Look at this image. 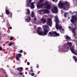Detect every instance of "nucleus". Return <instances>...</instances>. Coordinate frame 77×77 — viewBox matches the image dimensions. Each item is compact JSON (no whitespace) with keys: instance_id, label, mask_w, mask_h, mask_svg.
Masks as SVG:
<instances>
[{"instance_id":"nucleus-1","label":"nucleus","mask_w":77,"mask_h":77,"mask_svg":"<svg viewBox=\"0 0 77 77\" xmlns=\"http://www.w3.org/2000/svg\"><path fill=\"white\" fill-rule=\"evenodd\" d=\"M77 16L74 15L73 16H72V17L70 20V21L71 23L72 24H73L75 26V28L73 27H72V31L73 32V33H74V34H75V29H77V28L76 27V26L75 24H74V23H76V21H77Z\"/></svg>"},{"instance_id":"nucleus-2","label":"nucleus","mask_w":77,"mask_h":77,"mask_svg":"<svg viewBox=\"0 0 77 77\" xmlns=\"http://www.w3.org/2000/svg\"><path fill=\"white\" fill-rule=\"evenodd\" d=\"M48 27V26L47 25H45L44 26V28L43 29V30L44 32L42 31L39 30H37V33L39 35H40L42 36H45L47 35L48 32V29H47V28Z\"/></svg>"},{"instance_id":"nucleus-3","label":"nucleus","mask_w":77,"mask_h":77,"mask_svg":"<svg viewBox=\"0 0 77 77\" xmlns=\"http://www.w3.org/2000/svg\"><path fill=\"white\" fill-rule=\"evenodd\" d=\"M55 19L56 22L55 25L56 29H59V24L57 23H59L60 21H59V18L57 17V16H55Z\"/></svg>"},{"instance_id":"nucleus-4","label":"nucleus","mask_w":77,"mask_h":77,"mask_svg":"<svg viewBox=\"0 0 77 77\" xmlns=\"http://www.w3.org/2000/svg\"><path fill=\"white\" fill-rule=\"evenodd\" d=\"M59 6V7L60 8H63V9L65 11L66 9L67 8L66 6H63V3L61 2H59V4H58Z\"/></svg>"},{"instance_id":"nucleus-5","label":"nucleus","mask_w":77,"mask_h":77,"mask_svg":"<svg viewBox=\"0 0 77 77\" xmlns=\"http://www.w3.org/2000/svg\"><path fill=\"white\" fill-rule=\"evenodd\" d=\"M44 5L45 6V9H48L49 10H50V9H51V5L48 4V2H46V3H45L44 4Z\"/></svg>"},{"instance_id":"nucleus-6","label":"nucleus","mask_w":77,"mask_h":77,"mask_svg":"<svg viewBox=\"0 0 77 77\" xmlns=\"http://www.w3.org/2000/svg\"><path fill=\"white\" fill-rule=\"evenodd\" d=\"M48 34V35H53L54 34V35H55L56 36H60L59 34L57 33L56 31H52L51 32H49Z\"/></svg>"},{"instance_id":"nucleus-7","label":"nucleus","mask_w":77,"mask_h":77,"mask_svg":"<svg viewBox=\"0 0 77 77\" xmlns=\"http://www.w3.org/2000/svg\"><path fill=\"white\" fill-rule=\"evenodd\" d=\"M41 3V4H40ZM44 6V4L40 2H37V7L38 9H39L40 8H41L43 7Z\"/></svg>"},{"instance_id":"nucleus-8","label":"nucleus","mask_w":77,"mask_h":77,"mask_svg":"<svg viewBox=\"0 0 77 77\" xmlns=\"http://www.w3.org/2000/svg\"><path fill=\"white\" fill-rule=\"evenodd\" d=\"M47 25L50 26V27H51V25H52V20L50 18H48L47 21Z\"/></svg>"},{"instance_id":"nucleus-9","label":"nucleus","mask_w":77,"mask_h":77,"mask_svg":"<svg viewBox=\"0 0 77 77\" xmlns=\"http://www.w3.org/2000/svg\"><path fill=\"white\" fill-rule=\"evenodd\" d=\"M52 12L55 13H57L58 12V9L56 6H55L54 7V9L52 10Z\"/></svg>"},{"instance_id":"nucleus-10","label":"nucleus","mask_w":77,"mask_h":77,"mask_svg":"<svg viewBox=\"0 0 77 77\" xmlns=\"http://www.w3.org/2000/svg\"><path fill=\"white\" fill-rule=\"evenodd\" d=\"M42 12H43L44 14H47L50 13V11L46 9H43L41 10Z\"/></svg>"},{"instance_id":"nucleus-11","label":"nucleus","mask_w":77,"mask_h":77,"mask_svg":"<svg viewBox=\"0 0 77 77\" xmlns=\"http://www.w3.org/2000/svg\"><path fill=\"white\" fill-rule=\"evenodd\" d=\"M25 21L27 23H29L31 21V17L30 16H27L26 19L25 20Z\"/></svg>"},{"instance_id":"nucleus-12","label":"nucleus","mask_w":77,"mask_h":77,"mask_svg":"<svg viewBox=\"0 0 77 77\" xmlns=\"http://www.w3.org/2000/svg\"><path fill=\"white\" fill-rule=\"evenodd\" d=\"M18 56L19 57H21V56H22L21 54H18V55H17L16 56V59L17 60H18L20 59V58H18Z\"/></svg>"},{"instance_id":"nucleus-13","label":"nucleus","mask_w":77,"mask_h":77,"mask_svg":"<svg viewBox=\"0 0 77 77\" xmlns=\"http://www.w3.org/2000/svg\"><path fill=\"white\" fill-rule=\"evenodd\" d=\"M17 69L20 72H22L23 71V68L22 67H18L17 68Z\"/></svg>"},{"instance_id":"nucleus-14","label":"nucleus","mask_w":77,"mask_h":77,"mask_svg":"<svg viewBox=\"0 0 77 77\" xmlns=\"http://www.w3.org/2000/svg\"><path fill=\"white\" fill-rule=\"evenodd\" d=\"M41 21H42V23H43V24H44L45 23L47 22V21H46V19H44L42 17L41 20Z\"/></svg>"},{"instance_id":"nucleus-15","label":"nucleus","mask_w":77,"mask_h":77,"mask_svg":"<svg viewBox=\"0 0 77 77\" xmlns=\"http://www.w3.org/2000/svg\"><path fill=\"white\" fill-rule=\"evenodd\" d=\"M73 60H75V63H77V58L76 56H74L72 57Z\"/></svg>"},{"instance_id":"nucleus-16","label":"nucleus","mask_w":77,"mask_h":77,"mask_svg":"<svg viewBox=\"0 0 77 77\" xmlns=\"http://www.w3.org/2000/svg\"><path fill=\"white\" fill-rule=\"evenodd\" d=\"M70 49L72 53H74L75 52V51H74V48H70Z\"/></svg>"},{"instance_id":"nucleus-17","label":"nucleus","mask_w":77,"mask_h":77,"mask_svg":"<svg viewBox=\"0 0 77 77\" xmlns=\"http://www.w3.org/2000/svg\"><path fill=\"white\" fill-rule=\"evenodd\" d=\"M5 13L7 14V15H9L10 12H9V10L6 9L5 10Z\"/></svg>"},{"instance_id":"nucleus-18","label":"nucleus","mask_w":77,"mask_h":77,"mask_svg":"<svg viewBox=\"0 0 77 77\" xmlns=\"http://www.w3.org/2000/svg\"><path fill=\"white\" fill-rule=\"evenodd\" d=\"M13 44H14V42H11L9 43L8 45L9 46H12V45H13Z\"/></svg>"},{"instance_id":"nucleus-19","label":"nucleus","mask_w":77,"mask_h":77,"mask_svg":"<svg viewBox=\"0 0 77 77\" xmlns=\"http://www.w3.org/2000/svg\"><path fill=\"white\" fill-rule=\"evenodd\" d=\"M65 36L66 37H65V38L66 39H69V40L71 38L69 37V36L68 35H66Z\"/></svg>"},{"instance_id":"nucleus-20","label":"nucleus","mask_w":77,"mask_h":77,"mask_svg":"<svg viewBox=\"0 0 77 77\" xmlns=\"http://www.w3.org/2000/svg\"><path fill=\"white\" fill-rule=\"evenodd\" d=\"M67 45H69V47H71V46L72 45V43H71V42H67Z\"/></svg>"},{"instance_id":"nucleus-21","label":"nucleus","mask_w":77,"mask_h":77,"mask_svg":"<svg viewBox=\"0 0 77 77\" xmlns=\"http://www.w3.org/2000/svg\"><path fill=\"white\" fill-rule=\"evenodd\" d=\"M63 3V5H68V2L67 1H65V2Z\"/></svg>"},{"instance_id":"nucleus-22","label":"nucleus","mask_w":77,"mask_h":77,"mask_svg":"<svg viewBox=\"0 0 77 77\" xmlns=\"http://www.w3.org/2000/svg\"><path fill=\"white\" fill-rule=\"evenodd\" d=\"M34 13V12L33 11H32L31 12V16L32 18H33V14Z\"/></svg>"},{"instance_id":"nucleus-23","label":"nucleus","mask_w":77,"mask_h":77,"mask_svg":"<svg viewBox=\"0 0 77 77\" xmlns=\"http://www.w3.org/2000/svg\"><path fill=\"white\" fill-rule=\"evenodd\" d=\"M29 2H27L26 4V5H27V7H30V3H29Z\"/></svg>"},{"instance_id":"nucleus-24","label":"nucleus","mask_w":77,"mask_h":77,"mask_svg":"<svg viewBox=\"0 0 77 77\" xmlns=\"http://www.w3.org/2000/svg\"><path fill=\"white\" fill-rule=\"evenodd\" d=\"M27 11H28V12H26V15H27V14H29V13H30V11H29V9L27 10Z\"/></svg>"},{"instance_id":"nucleus-25","label":"nucleus","mask_w":77,"mask_h":77,"mask_svg":"<svg viewBox=\"0 0 77 77\" xmlns=\"http://www.w3.org/2000/svg\"><path fill=\"white\" fill-rule=\"evenodd\" d=\"M8 15L9 16L11 17H12V13H9Z\"/></svg>"},{"instance_id":"nucleus-26","label":"nucleus","mask_w":77,"mask_h":77,"mask_svg":"<svg viewBox=\"0 0 77 77\" xmlns=\"http://www.w3.org/2000/svg\"><path fill=\"white\" fill-rule=\"evenodd\" d=\"M64 16L65 18H66V17L67 16V13H65Z\"/></svg>"},{"instance_id":"nucleus-27","label":"nucleus","mask_w":77,"mask_h":77,"mask_svg":"<svg viewBox=\"0 0 77 77\" xmlns=\"http://www.w3.org/2000/svg\"><path fill=\"white\" fill-rule=\"evenodd\" d=\"M3 71L4 72V73L5 74V75H7V74H6V71L4 69L3 70Z\"/></svg>"},{"instance_id":"nucleus-28","label":"nucleus","mask_w":77,"mask_h":77,"mask_svg":"<svg viewBox=\"0 0 77 77\" xmlns=\"http://www.w3.org/2000/svg\"><path fill=\"white\" fill-rule=\"evenodd\" d=\"M39 2L40 3H43V2L44 1V0H39Z\"/></svg>"},{"instance_id":"nucleus-29","label":"nucleus","mask_w":77,"mask_h":77,"mask_svg":"<svg viewBox=\"0 0 77 77\" xmlns=\"http://www.w3.org/2000/svg\"><path fill=\"white\" fill-rule=\"evenodd\" d=\"M31 76H34V75H35V73L32 72L31 73Z\"/></svg>"},{"instance_id":"nucleus-30","label":"nucleus","mask_w":77,"mask_h":77,"mask_svg":"<svg viewBox=\"0 0 77 77\" xmlns=\"http://www.w3.org/2000/svg\"><path fill=\"white\" fill-rule=\"evenodd\" d=\"M19 53H22L23 52V50H20V51H19Z\"/></svg>"},{"instance_id":"nucleus-31","label":"nucleus","mask_w":77,"mask_h":77,"mask_svg":"<svg viewBox=\"0 0 77 77\" xmlns=\"http://www.w3.org/2000/svg\"><path fill=\"white\" fill-rule=\"evenodd\" d=\"M62 26H59V27H58V29L60 30V29H62Z\"/></svg>"},{"instance_id":"nucleus-32","label":"nucleus","mask_w":77,"mask_h":77,"mask_svg":"<svg viewBox=\"0 0 77 77\" xmlns=\"http://www.w3.org/2000/svg\"><path fill=\"white\" fill-rule=\"evenodd\" d=\"M35 6L34 5H31V9H34Z\"/></svg>"},{"instance_id":"nucleus-33","label":"nucleus","mask_w":77,"mask_h":77,"mask_svg":"<svg viewBox=\"0 0 77 77\" xmlns=\"http://www.w3.org/2000/svg\"><path fill=\"white\" fill-rule=\"evenodd\" d=\"M14 39V37H11L10 38V40L11 41H12V39Z\"/></svg>"},{"instance_id":"nucleus-34","label":"nucleus","mask_w":77,"mask_h":77,"mask_svg":"<svg viewBox=\"0 0 77 77\" xmlns=\"http://www.w3.org/2000/svg\"><path fill=\"white\" fill-rule=\"evenodd\" d=\"M34 21H36V20H37V19L36 18V17L35 16H34Z\"/></svg>"},{"instance_id":"nucleus-35","label":"nucleus","mask_w":77,"mask_h":77,"mask_svg":"<svg viewBox=\"0 0 77 77\" xmlns=\"http://www.w3.org/2000/svg\"><path fill=\"white\" fill-rule=\"evenodd\" d=\"M68 27H69V30H71V29H72V27H71L70 26H68Z\"/></svg>"},{"instance_id":"nucleus-36","label":"nucleus","mask_w":77,"mask_h":77,"mask_svg":"<svg viewBox=\"0 0 77 77\" xmlns=\"http://www.w3.org/2000/svg\"><path fill=\"white\" fill-rule=\"evenodd\" d=\"M29 71L31 72H33V70H32V69H31V70H29Z\"/></svg>"},{"instance_id":"nucleus-37","label":"nucleus","mask_w":77,"mask_h":77,"mask_svg":"<svg viewBox=\"0 0 77 77\" xmlns=\"http://www.w3.org/2000/svg\"><path fill=\"white\" fill-rule=\"evenodd\" d=\"M31 3V6H34V2H32Z\"/></svg>"},{"instance_id":"nucleus-38","label":"nucleus","mask_w":77,"mask_h":77,"mask_svg":"<svg viewBox=\"0 0 77 77\" xmlns=\"http://www.w3.org/2000/svg\"><path fill=\"white\" fill-rule=\"evenodd\" d=\"M32 0H29V3H31V2H32Z\"/></svg>"},{"instance_id":"nucleus-39","label":"nucleus","mask_w":77,"mask_h":77,"mask_svg":"<svg viewBox=\"0 0 77 77\" xmlns=\"http://www.w3.org/2000/svg\"><path fill=\"white\" fill-rule=\"evenodd\" d=\"M2 47L0 46V51H2Z\"/></svg>"},{"instance_id":"nucleus-40","label":"nucleus","mask_w":77,"mask_h":77,"mask_svg":"<svg viewBox=\"0 0 77 77\" xmlns=\"http://www.w3.org/2000/svg\"><path fill=\"white\" fill-rule=\"evenodd\" d=\"M73 54H75V55H76V56H77V53H75V52H74V53H73Z\"/></svg>"},{"instance_id":"nucleus-41","label":"nucleus","mask_w":77,"mask_h":77,"mask_svg":"<svg viewBox=\"0 0 77 77\" xmlns=\"http://www.w3.org/2000/svg\"><path fill=\"white\" fill-rule=\"evenodd\" d=\"M19 74L20 75H22L23 74V73H19Z\"/></svg>"},{"instance_id":"nucleus-42","label":"nucleus","mask_w":77,"mask_h":77,"mask_svg":"<svg viewBox=\"0 0 77 77\" xmlns=\"http://www.w3.org/2000/svg\"><path fill=\"white\" fill-rule=\"evenodd\" d=\"M27 65H30V63L29 62H27Z\"/></svg>"},{"instance_id":"nucleus-43","label":"nucleus","mask_w":77,"mask_h":77,"mask_svg":"<svg viewBox=\"0 0 77 77\" xmlns=\"http://www.w3.org/2000/svg\"><path fill=\"white\" fill-rule=\"evenodd\" d=\"M12 29V27H9L8 28V29Z\"/></svg>"},{"instance_id":"nucleus-44","label":"nucleus","mask_w":77,"mask_h":77,"mask_svg":"<svg viewBox=\"0 0 77 77\" xmlns=\"http://www.w3.org/2000/svg\"><path fill=\"white\" fill-rule=\"evenodd\" d=\"M28 74L29 75H31V72H29Z\"/></svg>"},{"instance_id":"nucleus-45","label":"nucleus","mask_w":77,"mask_h":77,"mask_svg":"<svg viewBox=\"0 0 77 77\" xmlns=\"http://www.w3.org/2000/svg\"><path fill=\"white\" fill-rule=\"evenodd\" d=\"M38 30H40V29H41V28H40V27H38Z\"/></svg>"},{"instance_id":"nucleus-46","label":"nucleus","mask_w":77,"mask_h":77,"mask_svg":"<svg viewBox=\"0 0 77 77\" xmlns=\"http://www.w3.org/2000/svg\"><path fill=\"white\" fill-rule=\"evenodd\" d=\"M10 59H11V60H12V57H10Z\"/></svg>"},{"instance_id":"nucleus-47","label":"nucleus","mask_w":77,"mask_h":77,"mask_svg":"<svg viewBox=\"0 0 77 77\" xmlns=\"http://www.w3.org/2000/svg\"><path fill=\"white\" fill-rule=\"evenodd\" d=\"M32 68H33V67H32V66L30 67V68H31V69H32Z\"/></svg>"},{"instance_id":"nucleus-48","label":"nucleus","mask_w":77,"mask_h":77,"mask_svg":"<svg viewBox=\"0 0 77 77\" xmlns=\"http://www.w3.org/2000/svg\"><path fill=\"white\" fill-rule=\"evenodd\" d=\"M27 74V72H25V74Z\"/></svg>"},{"instance_id":"nucleus-49","label":"nucleus","mask_w":77,"mask_h":77,"mask_svg":"<svg viewBox=\"0 0 77 77\" xmlns=\"http://www.w3.org/2000/svg\"><path fill=\"white\" fill-rule=\"evenodd\" d=\"M37 68H39V66L38 65H37Z\"/></svg>"},{"instance_id":"nucleus-50","label":"nucleus","mask_w":77,"mask_h":77,"mask_svg":"<svg viewBox=\"0 0 77 77\" xmlns=\"http://www.w3.org/2000/svg\"><path fill=\"white\" fill-rule=\"evenodd\" d=\"M19 74L18 73H17V75L16 74H15V75H18Z\"/></svg>"},{"instance_id":"nucleus-51","label":"nucleus","mask_w":77,"mask_h":77,"mask_svg":"<svg viewBox=\"0 0 77 77\" xmlns=\"http://www.w3.org/2000/svg\"><path fill=\"white\" fill-rule=\"evenodd\" d=\"M48 36H50V34H49L48 35H47Z\"/></svg>"},{"instance_id":"nucleus-52","label":"nucleus","mask_w":77,"mask_h":77,"mask_svg":"<svg viewBox=\"0 0 77 77\" xmlns=\"http://www.w3.org/2000/svg\"><path fill=\"white\" fill-rule=\"evenodd\" d=\"M73 36H74V37H75V34L73 35Z\"/></svg>"},{"instance_id":"nucleus-53","label":"nucleus","mask_w":77,"mask_h":77,"mask_svg":"<svg viewBox=\"0 0 77 77\" xmlns=\"http://www.w3.org/2000/svg\"><path fill=\"white\" fill-rule=\"evenodd\" d=\"M23 77H25V76H24V75H23Z\"/></svg>"},{"instance_id":"nucleus-54","label":"nucleus","mask_w":77,"mask_h":77,"mask_svg":"<svg viewBox=\"0 0 77 77\" xmlns=\"http://www.w3.org/2000/svg\"><path fill=\"white\" fill-rule=\"evenodd\" d=\"M3 17V16H0V17Z\"/></svg>"},{"instance_id":"nucleus-55","label":"nucleus","mask_w":77,"mask_h":77,"mask_svg":"<svg viewBox=\"0 0 77 77\" xmlns=\"http://www.w3.org/2000/svg\"><path fill=\"white\" fill-rule=\"evenodd\" d=\"M52 1H53V2H54V1H55V0H52Z\"/></svg>"},{"instance_id":"nucleus-56","label":"nucleus","mask_w":77,"mask_h":77,"mask_svg":"<svg viewBox=\"0 0 77 77\" xmlns=\"http://www.w3.org/2000/svg\"><path fill=\"white\" fill-rule=\"evenodd\" d=\"M50 36H51H51H53V35H52V36L51 35Z\"/></svg>"},{"instance_id":"nucleus-57","label":"nucleus","mask_w":77,"mask_h":77,"mask_svg":"<svg viewBox=\"0 0 77 77\" xmlns=\"http://www.w3.org/2000/svg\"><path fill=\"white\" fill-rule=\"evenodd\" d=\"M34 77H36V76L35 75V76H34Z\"/></svg>"},{"instance_id":"nucleus-58","label":"nucleus","mask_w":77,"mask_h":77,"mask_svg":"<svg viewBox=\"0 0 77 77\" xmlns=\"http://www.w3.org/2000/svg\"><path fill=\"white\" fill-rule=\"evenodd\" d=\"M70 17H68V19H70Z\"/></svg>"},{"instance_id":"nucleus-59","label":"nucleus","mask_w":77,"mask_h":77,"mask_svg":"<svg viewBox=\"0 0 77 77\" xmlns=\"http://www.w3.org/2000/svg\"><path fill=\"white\" fill-rule=\"evenodd\" d=\"M58 0H56V2H57V1H58Z\"/></svg>"},{"instance_id":"nucleus-60","label":"nucleus","mask_w":77,"mask_h":77,"mask_svg":"<svg viewBox=\"0 0 77 77\" xmlns=\"http://www.w3.org/2000/svg\"><path fill=\"white\" fill-rule=\"evenodd\" d=\"M68 6H69V5H67Z\"/></svg>"}]
</instances>
